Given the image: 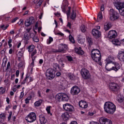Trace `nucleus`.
<instances>
[{
  "mask_svg": "<svg viewBox=\"0 0 124 124\" xmlns=\"http://www.w3.org/2000/svg\"><path fill=\"white\" fill-rule=\"evenodd\" d=\"M104 109L108 114L112 115L116 111V106L111 102H107L104 104Z\"/></svg>",
  "mask_w": 124,
  "mask_h": 124,
  "instance_id": "obj_1",
  "label": "nucleus"
},
{
  "mask_svg": "<svg viewBox=\"0 0 124 124\" xmlns=\"http://www.w3.org/2000/svg\"><path fill=\"white\" fill-rule=\"evenodd\" d=\"M91 57L95 62H98L100 65H101V54L100 51L97 49H93L91 51Z\"/></svg>",
  "mask_w": 124,
  "mask_h": 124,
  "instance_id": "obj_2",
  "label": "nucleus"
},
{
  "mask_svg": "<svg viewBox=\"0 0 124 124\" xmlns=\"http://www.w3.org/2000/svg\"><path fill=\"white\" fill-rule=\"evenodd\" d=\"M112 64H113L114 66H112L111 64L107 62L105 66L106 70L108 71L113 70L114 71H115V72H117V71H118V70L121 68V65L118 62H112Z\"/></svg>",
  "mask_w": 124,
  "mask_h": 124,
  "instance_id": "obj_3",
  "label": "nucleus"
},
{
  "mask_svg": "<svg viewBox=\"0 0 124 124\" xmlns=\"http://www.w3.org/2000/svg\"><path fill=\"white\" fill-rule=\"evenodd\" d=\"M55 99L58 101H66L69 100V96L65 93H58L55 95Z\"/></svg>",
  "mask_w": 124,
  "mask_h": 124,
  "instance_id": "obj_4",
  "label": "nucleus"
},
{
  "mask_svg": "<svg viewBox=\"0 0 124 124\" xmlns=\"http://www.w3.org/2000/svg\"><path fill=\"white\" fill-rule=\"evenodd\" d=\"M56 71L52 68L48 69L46 73V76L47 80H53L55 78Z\"/></svg>",
  "mask_w": 124,
  "mask_h": 124,
  "instance_id": "obj_5",
  "label": "nucleus"
},
{
  "mask_svg": "<svg viewBox=\"0 0 124 124\" xmlns=\"http://www.w3.org/2000/svg\"><path fill=\"white\" fill-rule=\"evenodd\" d=\"M25 120L28 123H33L36 120V114L33 112H31L25 117Z\"/></svg>",
  "mask_w": 124,
  "mask_h": 124,
  "instance_id": "obj_6",
  "label": "nucleus"
},
{
  "mask_svg": "<svg viewBox=\"0 0 124 124\" xmlns=\"http://www.w3.org/2000/svg\"><path fill=\"white\" fill-rule=\"evenodd\" d=\"M109 88L111 92L114 93H117L119 91V89H120V86L116 83L111 82L109 83Z\"/></svg>",
  "mask_w": 124,
  "mask_h": 124,
  "instance_id": "obj_7",
  "label": "nucleus"
},
{
  "mask_svg": "<svg viewBox=\"0 0 124 124\" xmlns=\"http://www.w3.org/2000/svg\"><path fill=\"white\" fill-rule=\"evenodd\" d=\"M110 20L111 21H115V20H118L120 15L118 12L114 10L113 9H110L109 10Z\"/></svg>",
  "mask_w": 124,
  "mask_h": 124,
  "instance_id": "obj_8",
  "label": "nucleus"
},
{
  "mask_svg": "<svg viewBox=\"0 0 124 124\" xmlns=\"http://www.w3.org/2000/svg\"><path fill=\"white\" fill-rule=\"evenodd\" d=\"M81 74L83 79L85 80H88L91 78V74L89 70L85 68H82L81 70Z\"/></svg>",
  "mask_w": 124,
  "mask_h": 124,
  "instance_id": "obj_9",
  "label": "nucleus"
},
{
  "mask_svg": "<svg viewBox=\"0 0 124 124\" xmlns=\"http://www.w3.org/2000/svg\"><path fill=\"white\" fill-rule=\"evenodd\" d=\"M63 108L65 111L68 112H73L74 111V107L73 106L69 104V103L65 104L63 105Z\"/></svg>",
  "mask_w": 124,
  "mask_h": 124,
  "instance_id": "obj_10",
  "label": "nucleus"
},
{
  "mask_svg": "<svg viewBox=\"0 0 124 124\" xmlns=\"http://www.w3.org/2000/svg\"><path fill=\"white\" fill-rule=\"evenodd\" d=\"M99 122L100 124H112V121L111 120L107 119L105 117H101Z\"/></svg>",
  "mask_w": 124,
  "mask_h": 124,
  "instance_id": "obj_11",
  "label": "nucleus"
},
{
  "mask_svg": "<svg viewBox=\"0 0 124 124\" xmlns=\"http://www.w3.org/2000/svg\"><path fill=\"white\" fill-rule=\"evenodd\" d=\"M34 23V17L31 16L29 18V19H27L25 20L24 25L25 27L29 28L31 25L33 24Z\"/></svg>",
  "mask_w": 124,
  "mask_h": 124,
  "instance_id": "obj_12",
  "label": "nucleus"
},
{
  "mask_svg": "<svg viewBox=\"0 0 124 124\" xmlns=\"http://www.w3.org/2000/svg\"><path fill=\"white\" fill-rule=\"evenodd\" d=\"M80 88L77 86H73L71 89V94L72 95H77L80 93Z\"/></svg>",
  "mask_w": 124,
  "mask_h": 124,
  "instance_id": "obj_13",
  "label": "nucleus"
},
{
  "mask_svg": "<svg viewBox=\"0 0 124 124\" xmlns=\"http://www.w3.org/2000/svg\"><path fill=\"white\" fill-rule=\"evenodd\" d=\"M108 37L110 39H113L117 37V32L116 31L112 30L108 32Z\"/></svg>",
  "mask_w": 124,
  "mask_h": 124,
  "instance_id": "obj_14",
  "label": "nucleus"
},
{
  "mask_svg": "<svg viewBox=\"0 0 124 124\" xmlns=\"http://www.w3.org/2000/svg\"><path fill=\"white\" fill-rule=\"evenodd\" d=\"M114 6L120 12V10H122V9L124 8V2H115L114 3Z\"/></svg>",
  "mask_w": 124,
  "mask_h": 124,
  "instance_id": "obj_15",
  "label": "nucleus"
},
{
  "mask_svg": "<svg viewBox=\"0 0 124 124\" xmlns=\"http://www.w3.org/2000/svg\"><path fill=\"white\" fill-rule=\"evenodd\" d=\"M92 34L94 36L95 38L97 39L99 38L100 36H101V33L99 31L94 29L92 30Z\"/></svg>",
  "mask_w": 124,
  "mask_h": 124,
  "instance_id": "obj_16",
  "label": "nucleus"
},
{
  "mask_svg": "<svg viewBox=\"0 0 124 124\" xmlns=\"http://www.w3.org/2000/svg\"><path fill=\"white\" fill-rule=\"evenodd\" d=\"M29 39H30V34L28 32H25L23 40H25V44H29Z\"/></svg>",
  "mask_w": 124,
  "mask_h": 124,
  "instance_id": "obj_17",
  "label": "nucleus"
},
{
  "mask_svg": "<svg viewBox=\"0 0 124 124\" xmlns=\"http://www.w3.org/2000/svg\"><path fill=\"white\" fill-rule=\"evenodd\" d=\"M75 51L77 54H78V55H84L85 54V52L83 51L82 49V47H76L75 48Z\"/></svg>",
  "mask_w": 124,
  "mask_h": 124,
  "instance_id": "obj_18",
  "label": "nucleus"
},
{
  "mask_svg": "<svg viewBox=\"0 0 124 124\" xmlns=\"http://www.w3.org/2000/svg\"><path fill=\"white\" fill-rule=\"evenodd\" d=\"M118 58L119 61L124 62V51H120L118 53Z\"/></svg>",
  "mask_w": 124,
  "mask_h": 124,
  "instance_id": "obj_19",
  "label": "nucleus"
},
{
  "mask_svg": "<svg viewBox=\"0 0 124 124\" xmlns=\"http://www.w3.org/2000/svg\"><path fill=\"white\" fill-rule=\"evenodd\" d=\"M78 104L80 108H83L84 109H85V108H87V107H88V104L85 101H79Z\"/></svg>",
  "mask_w": 124,
  "mask_h": 124,
  "instance_id": "obj_20",
  "label": "nucleus"
},
{
  "mask_svg": "<svg viewBox=\"0 0 124 124\" xmlns=\"http://www.w3.org/2000/svg\"><path fill=\"white\" fill-rule=\"evenodd\" d=\"M39 120H40V123L41 124H46V122H47V120H46V118H45V116H44V115H40L39 116Z\"/></svg>",
  "mask_w": 124,
  "mask_h": 124,
  "instance_id": "obj_21",
  "label": "nucleus"
},
{
  "mask_svg": "<svg viewBox=\"0 0 124 124\" xmlns=\"http://www.w3.org/2000/svg\"><path fill=\"white\" fill-rule=\"evenodd\" d=\"M112 27V25L111 24L110 22H106L104 24V29L105 31H109L111 27Z\"/></svg>",
  "mask_w": 124,
  "mask_h": 124,
  "instance_id": "obj_22",
  "label": "nucleus"
},
{
  "mask_svg": "<svg viewBox=\"0 0 124 124\" xmlns=\"http://www.w3.org/2000/svg\"><path fill=\"white\" fill-rule=\"evenodd\" d=\"M62 117L63 120L66 121L69 118V114L67 112H65L62 115Z\"/></svg>",
  "mask_w": 124,
  "mask_h": 124,
  "instance_id": "obj_23",
  "label": "nucleus"
},
{
  "mask_svg": "<svg viewBox=\"0 0 124 124\" xmlns=\"http://www.w3.org/2000/svg\"><path fill=\"white\" fill-rule=\"evenodd\" d=\"M112 43H113V44H114V45L116 46L120 45V44H122L121 41H120V40H119L118 39H114L112 40Z\"/></svg>",
  "mask_w": 124,
  "mask_h": 124,
  "instance_id": "obj_24",
  "label": "nucleus"
},
{
  "mask_svg": "<svg viewBox=\"0 0 124 124\" xmlns=\"http://www.w3.org/2000/svg\"><path fill=\"white\" fill-rule=\"evenodd\" d=\"M58 51V53H61L62 52H64V51H65V47L63 45H60L59 46Z\"/></svg>",
  "mask_w": 124,
  "mask_h": 124,
  "instance_id": "obj_25",
  "label": "nucleus"
},
{
  "mask_svg": "<svg viewBox=\"0 0 124 124\" xmlns=\"http://www.w3.org/2000/svg\"><path fill=\"white\" fill-rule=\"evenodd\" d=\"M106 61L108 63H113L112 61H114V57L112 56H109Z\"/></svg>",
  "mask_w": 124,
  "mask_h": 124,
  "instance_id": "obj_26",
  "label": "nucleus"
},
{
  "mask_svg": "<svg viewBox=\"0 0 124 124\" xmlns=\"http://www.w3.org/2000/svg\"><path fill=\"white\" fill-rule=\"evenodd\" d=\"M42 104V100L40 99L36 101L34 103V105L35 107H39V106H40V105H41Z\"/></svg>",
  "mask_w": 124,
  "mask_h": 124,
  "instance_id": "obj_27",
  "label": "nucleus"
},
{
  "mask_svg": "<svg viewBox=\"0 0 124 124\" xmlns=\"http://www.w3.org/2000/svg\"><path fill=\"white\" fill-rule=\"evenodd\" d=\"M75 18H76V13L74 10H73L71 13V19L75 20Z\"/></svg>",
  "mask_w": 124,
  "mask_h": 124,
  "instance_id": "obj_28",
  "label": "nucleus"
},
{
  "mask_svg": "<svg viewBox=\"0 0 124 124\" xmlns=\"http://www.w3.org/2000/svg\"><path fill=\"white\" fill-rule=\"evenodd\" d=\"M28 51L30 53H31L34 50V46L31 45L28 47Z\"/></svg>",
  "mask_w": 124,
  "mask_h": 124,
  "instance_id": "obj_29",
  "label": "nucleus"
},
{
  "mask_svg": "<svg viewBox=\"0 0 124 124\" xmlns=\"http://www.w3.org/2000/svg\"><path fill=\"white\" fill-rule=\"evenodd\" d=\"M67 76L70 80H75V76L73 75L72 73H69L67 75Z\"/></svg>",
  "mask_w": 124,
  "mask_h": 124,
  "instance_id": "obj_30",
  "label": "nucleus"
},
{
  "mask_svg": "<svg viewBox=\"0 0 124 124\" xmlns=\"http://www.w3.org/2000/svg\"><path fill=\"white\" fill-rule=\"evenodd\" d=\"M102 18H103V16H102V12H99L97 16V22H99V20H101Z\"/></svg>",
  "mask_w": 124,
  "mask_h": 124,
  "instance_id": "obj_31",
  "label": "nucleus"
},
{
  "mask_svg": "<svg viewBox=\"0 0 124 124\" xmlns=\"http://www.w3.org/2000/svg\"><path fill=\"white\" fill-rule=\"evenodd\" d=\"M69 39L70 42L73 43V44H74V43H75V40H74V38L73 37V36H72V35H71V34H70L69 35Z\"/></svg>",
  "mask_w": 124,
  "mask_h": 124,
  "instance_id": "obj_32",
  "label": "nucleus"
},
{
  "mask_svg": "<svg viewBox=\"0 0 124 124\" xmlns=\"http://www.w3.org/2000/svg\"><path fill=\"white\" fill-rule=\"evenodd\" d=\"M87 41L89 46L93 45V39L91 38H87Z\"/></svg>",
  "mask_w": 124,
  "mask_h": 124,
  "instance_id": "obj_33",
  "label": "nucleus"
},
{
  "mask_svg": "<svg viewBox=\"0 0 124 124\" xmlns=\"http://www.w3.org/2000/svg\"><path fill=\"white\" fill-rule=\"evenodd\" d=\"M80 29L81 30V31H82V32H85V31H86V27L85 26V25H81L80 27Z\"/></svg>",
  "mask_w": 124,
  "mask_h": 124,
  "instance_id": "obj_34",
  "label": "nucleus"
},
{
  "mask_svg": "<svg viewBox=\"0 0 124 124\" xmlns=\"http://www.w3.org/2000/svg\"><path fill=\"white\" fill-rule=\"evenodd\" d=\"M53 39L52 37H49V39L47 40L46 43L47 44H51V43L53 42Z\"/></svg>",
  "mask_w": 124,
  "mask_h": 124,
  "instance_id": "obj_35",
  "label": "nucleus"
},
{
  "mask_svg": "<svg viewBox=\"0 0 124 124\" xmlns=\"http://www.w3.org/2000/svg\"><path fill=\"white\" fill-rule=\"evenodd\" d=\"M51 109V106L47 107L46 108V111L47 112L48 114H50V116H52V113H51V111H50Z\"/></svg>",
  "mask_w": 124,
  "mask_h": 124,
  "instance_id": "obj_36",
  "label": "nucleus"
},
{
  "mask_svg": "<svg viewBox=\"0 0 124 124\" xmlns=\"http://www.w3.org/2000/svg\"><path fill=\"white\" fill-rule=\"evenodd\" d=\"M32 39L34 42H39V39L37 36H34L32 37Z\"/></svg>",
  "mask_w": 124,
  "mask_h": 124,
  "instance_id": "obj_37",
  "label": "nucleus"
},
{
  "mask_svg": "<svg viewBox=\"0 0 124 124\" xmlns=\"http://www.w3.org/2000/svg\"><path fill=\"white\" fill-rule=\"evenodd\" d=\"M28 78H29V75L27 74L25 79L21 82V85L26 84V82H27V79H28Z\"/></svg>",
  "mask_w": 124,
  "mask_h": 124,
  "instance_id": "obj_38",
  "label": "nucleus"
},
{
  "mask_svg": "<svg viewBox=\"0 0 124 124\" xmlns=\"http://www.w3.org/2000/svg\"><path fill=\"white\" fill-rule=\"evenodd\" d=\"M37 53V50L35 49L31 53V57H34Z\"/></svg>",
  "mask_w": 124,
  "mask_h": 124,
  "instance_id": "obj_39",
  "label": "nucleus"
},
{
  "mask_svg": "<svg viewBox=\"0 0 124 124\" xmlns=\"http://www.w3.org/2000/svg\"><path fill=\"white\" fill-rule=\"evenodd\" d=\"M8 27H9V25H7L6 26H5L4 25H2L0 26L1 29H2V30H3V31H5V30H6V29H7L8 28Z\"/></svg>",
  "mask_w": 124,
  "mask_h": 124,
  "instance_id": "obj_40",
  "label": "nucleus"
},
{
  "mask_svg": "<svg viewBox=\"0 0 124 124\" xmlns=\"http://www.w3.org/2000/svg\"><path fill=\"white\" fill-rule=\"evenodd\" d=\"M55 35H60L61 36H63L64 35V34L61 32H54Z\"/></svg>",
  "mask_w": 124,
  "mask_h": 124,
  "instance_id": "obj_41",
  "label": "nucleus"
},
{
  "mask_svg": "<svg viewBox=\"0 0 124 124\" xmlns=\"http://www.w3.org/2000/svg\"><path fill=\"white\" fill-rule=\"evenodd\" d=\"M50 52L51 53H59V51L58 50V49H54V48H52L50 50Z\"/></svg>",
  "mask_w": 124,
  "mask_h": 124,
  "instance_id": "obj_42",
  "label": "nucleus"
},
{
  "mask_svg": "<svg viewBox=\"0 0 124 124\" xmlns=\"http://www.w3.org/2000/svg\"><path fill=\"white\" fill-rule=\"evenodd\" d=\"M18 24L19 25H21V26L24 25V20L23 19H20L19 21L18 22Z\"/></svg>",
  "mask_w": 124,
  "mask_h": 124,
  "instance_id": "obj_43",
  "label": "nucleus"
},
{
  "mask_svg": "<svg viewBox=\"0 0 124 124\" xmlns=\"http://www.w3.org/2000/svg\"><path fill=\"white\" fill-rule=\"evenodd\" d=\"M66 58L69 62H72L73 61L72 57L71 56H67Z\"/></svg>",
  "mask_w": 124,
  "mask_h": 124,
  "instance_id": "obj_44",
  "label": "nucleus"
},
{
  "mask_svg": "<svg viewBox=\"0 0 124 124\" xmlns=\"http://www.w3.org/2000/svg\"><path fill=\"white\" fill-rule=\"evenodd\" d=\"M42 2H43V0H39L37 3L38 6H41V4H42Z\"/></svg>",
  "mask_w": 124,
  "mask_h": 124,
  "instance_id": "obj_45",
  "label": "nucleus"
},
{
  "mask_svg": "<svg viewBox=\"0 0 124 124\" xmlns=\"http://www.w3.org/2000/svg\"><path fill=\"white\" fill-rule=\"evenodd\" d=\"M0 119H5V115L4 113H1L0 114Z\"/></svg>",
  "mask_w": 124,
  "mask_h": 124,
  "instance_id": "obj_46",
  "label": "nucleus"
},
{
  "mask_svg": "<svg viewBox=\"0 0 124 124\" xmlns=\"http://www.w3.org/2000/svg\"><path fill=\"white\" fill-rule=\"evenodd\" d=\"M11 117H12V112H11L9 114V115L8 117V121H10V120H11Z\"/></svg>",
  "mask_w": 124,
  "mask_h": 124,
  "instance_id": "obj_47",
  "label": "nucleus"
},
{
  "mask_svg": "<svg viewBox=\"0 0 124 124\" xmlns=\"http://www.w3.org/2000/svg\"><path fill=\"white\" fill-rule=\"evenodd\" d=\"M4 93H5V89L3 88V89H2V90L0 91V94H3Z\"/></svg>",
  "mask_w": 124,
  "mask_h": 124,
  "instance_id": "obj_48",
  "label": "nucleus"
},
{
  "mask_svg": "<svg viewBox=\"0 0 124 124\" xmlns=\"http://www.w3.org/2000/svg\"><path fill=\"white\" fill-rule=\"evenodd\" d=\"M24 92H22L20 93V95L19 96L20 99L23 98V97H24Z\"/></svg>",
  "mask_w": 124,
  "mask_h": 124,
  "instance_id": "obj_49",
  "label": "nucleus"
},
{
  "mask_svg": "<svg viewBox=\"0 0 124 124\" xmlns=\"http://www.w3.org/2000/svg\"><path fill=\"white\" fill-rule=\"evenodd\" d=\"M31 58L32 59V62H34V61H35V59H36V56H31Z\"/></svg>",
  "mask_w": 124,
  "mask_h": 124,
  "instance_id": "obj_50",
  "label": "nucleus"
},
{
  "mask_svg": "<svg viewBox=\"0 0 124 124\" xmlns=\"http://www.w3.org/2000/svg\"><path fill=\"white\" fill-rule=\"evenodd\" d=\"M117 101H118V102H123L124 99H123V98H119L117 99Z\"/></svg>",
  "mask_w": 124,
  "mask_h": 124,
  "instance_id": "obj_51",
  "label": "nucleus"
},
{
  "mask_svg": "<svg viewBox=\"0 0 124 124\" xmlns=\"http://www.w3.org/2000/svg\"><path fill=\"white\" fill-rule=\"evenodd\" d=\"M18 19H19L18 17H15L14 19L12 20V23H15V22H16V21H17Z\"/></svg>",
  "mask_w": 124,
  "mask_h": 124,
  "instance_id": "obj_52",
  "label": "nucleus"
},
{
  "mask_svg": "<svg viewBox=\"0 0 124 124\" xmlns=\"http://www.w3.org/2000/svg\"><path fill=\"white\" fill-rule=\"evenodd\" d=\"M32 98V96L31 95H30L29 96H28L27 98H26V100H31V98Z\"/></svg>",
  "mask_w": 124,
  "mask_h": 124,
  "instance_id": "obj_53",
  "label": "nucleus"
},
{
  "mask_svg": "<svg viewBox=\"0 0 124 124\" xmlns=\"http://www.w3.org/2000/svg\"><path fill=\"white\" fill-rule=\"evenodd\" d=\"M10 68V62H8L6 69H9Z\"/></svg>",
  "mask_w": 124,
  "mask_h": 124,
  "instance_id": "obj_54",
  "label": "nucleus"
},
{
  "mask_svg": "<svg viewBox=\"0 0 124 124\" xmlns=\"http://www.w3.org/2000/svg\"><path fill=\"white\" fill-rule=\"evenodd\" d=\"M59 63H60V64L61 65H62V67H64V63H63V62H62V61H60V62H59Z\"/></svg>",
  "mask_w": 124,
  "mask_h": 124,
  "instance_id": "obj_55",
  "label": "nucleus"
},
{
  "mask_svg": "<svg viewBox=\"0 0 124 124\" xmlns=\"http://www.w3.org/2000/svg\"><path fill=\"white\" fill-rule=\"evenodd\" d=\"M101 11H104V4H102L101 6Z\"/></svg>",
  "mask_w": 124,
  "mask_h": 124,
  "instance_id": "obj_56",
  "label": "nucleus"
},
{
  "mask_svg": "<svg viewBox=\"0 0 124 124\" xmlns=\"http://www.w3.org/2000/svg\"><path fill=\"white\" fill-rule=\"evenodd\" d=\"M67 27H68L69 29H71V23L68 22V24L67 25Z\"/></svg>",
  "mask_w": 124,
  "mask_h": 124,
  "instance_id": "obj_57",
  "label": "nucleus"
},
{
  "mask_svg": "<svg viewBox=\"0 0 124 124\" xmlns=\"http://www.w3.org/2000/svg\"><path fill=\"white\" fill-rule=\"evenodd\" d=\"M19 74H20V71H19V70H16V77H18V76H19Z\"/></svg>",
  "mask_w": 124,
  "mask_h": 124,
  "instance_id": "obj_58",
  "label": "nucleus"
},
{
  "mask_svg": "<svg viewBox=\"0 0 124 124\" xmlns=\"http://www.w3.org/2000/svg\"><path fill=\"white\" fill-rule=\"evenodd\" d=\"M61 75H62V73H61V72H58L56 73V76H57V77H60V76Z\"/></svg>",
  "mask_w": 124,
  "mask_h": 124,
  "instance_id": "obj_59",
  "label": "nucleus"
},
{
  "mask_svg": "<svg viewBox=\"0 0 124 124\" xmlns=\"http://www.w3.org/2000/svg\"><path fill=\"white\" fill-rule=\"evenodd\" d=\"M31 28L27 29L26 30L27 32H28V33L30 34V31H31Z\"/></svg>",
  "mask_w": 124,
  "mask_h": 124,
  "instance_id": "obj_60",
  "label": "nucleus"
},
{
  "mask_svg": "<svg viewBox=\"0 0 124 124\" xmlns=\"http://www.w3.org/2000/svg\"><path fill=\"white\" fill-rule=\"evenodd\" d=\"M29 79H30L29 82H32V81H33V78H32L31 77H30Z\"/></svg>",
  "mask_w": 124,
  "mask_h": 124,
  "instance_id": "obj_61",
  "label": "nucleus"
},
{
  "mask_svg": "<svg viewBox=\"0 0 124 124\" xmlns=\"http://www.w3.org/2000/svg\"><path fill=\"white\" fill-rule=\"evenodd\" d=\"M39 63L40 64H42L43 63V60L40 59L39 60Z\"/></svg>",
  "mask_w": 124,
  "mask_h": 124,
  "instance_id": "obj_62",
  "label": "nucleus"
},
{
  "mask_svg": "<svg viewBox=\"0 0 124 124\" xmlns=\"http://www.w3.org/2000/svg\"><path fill=\"white\" fill-rule=\"evenodd\" d=\"M70 124H78L76 121H72Z\"/></svg>",
  "mask_w": 124,
  "mask_h": 124,
  "instance_id": "obj_63",
  "label": "nucleus"
},
{
  "mask_svg": "<svg viewBox=\"0 0 124 124\" xmlns=\"http://www.w3.org/2000/svg\"><path fill=\"white\" fill-rule=\"evenodd\" d=\"M70 15V11L69 10L68 11L67 13V17H68V16H69Z\"/></svg>",
  "mask_w": 124,
  "mask_h": 124,
  "instance_id": "obj_64",
  "label": "nucleus"
}]
</instances>
